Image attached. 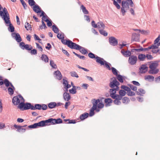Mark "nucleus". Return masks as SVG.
<instances>
[{"instance_id": "nucleus-10", "label": "nucleus", "mask_w": 160, "mask_h": 160, "mask_svg": "<svg viewBox=\"0 0 160 160\" xmlns=\"http://www.w3.org/2000/svg\"><path fill=\"white\" fill-rule=\"evenodd\" d=\"M114 78L113 80L109 84V87L112 88H114L115 87L116 88L119 87L118 86L120 84L119 82L116 80L115 78Z\"/></svg>"}, {"instance_id": "nucleus-38", "label": "nucleus", "mask_w": 160, "mask_h": 160, "mask_svg": "<svg viewBox=\"0 0 160 160\" xmlns=\"http://www.w3.org/2000/svg\"><path fill=\"white\" fill-rule=\"evenodd\" d=\"M117 76V79L120 82H123V79L122 77V75L120 74H118Z\"/></svg>"}, {"instance_id": "nucleus-33", "label": "nucleus", "mask_w": 160, "mask_h": 160, "mask_svg": "<svg viewBox=\"0 0 160 160\" xmlns=\"http://www.w3.org/2000/svg\"><path fill=\"white\" fill-rule=\"evenodd\" d=\"M81 9L82 10L83 12L85 14H88V11L86 9V8L83 5H82L81 6Z\"/></svg>"}, {"instance_id": "nucleus-6", "label": "nucleus", "mask_w": 160, "mask_h": 160, "mask_svg": "<svg viewBox=\"0 0 160 160\" xmlns=\"http://www.w3.org/2000/svg\"><path fill=\"white\" fill-rule=\"evenodd\" d=\"M20 101L24 102V99L20 94L14 97L12 99V102L15 105H19L21 103Z\"/></svg>"}, {"instance_id": "nucleus-2", "label": "nucleus", "mask_w": 160, "mask_h": 160, "mask_svg": "<svg viewBox=\"0 0 160 160\" xmlns=\"http://www.w3.org/2000/svg\"><path fill=\"white\" fill-rule=\"evenodd\" d=\"M0 16L4 20L5 22L9 23L10 22V17L9 13L5 8H3L2 11H0Z\"/></svg>"}, {"instance_id": "nucleus-15", "label": "nucleus", "mask_w": 160, "mask_h": 160, "mask_svg": "<svg viewBox=\"0 0 160 160\" xmlns=\"http://www.w3.org/2000/svg\"><path fill=\"white\" fill-rule=\"evenodd\" d=\"M121 52L122 55L125 57H129L131 55V52L129 50L125 51L124 49H122Z\"/></svg>"}, {"instance_id": "nucleus-34", "label": "nucleus", "mask_w": 160, "mask_h": 160, "mask_svg": "<svg viewBox=\"0 0 160 160\" xmlns=\"http://www.w3.org/2000/svg\"><path fill=\"white\" fill-rule=\"evenodd\" d=\"M119 89V87L116 88H113L110 89L109 92L110 94L114 93L115 94L116 92V91H118Z\"/></svg>"}, {"instance_id": "nucleus-8", "label": "nucleus", "mask_w": 160, "mask_h": 160, "mask_svg": "<svg viewBox=\"0 0 160 160\" xmlns=\"http://www.w3.org/2000/svg\"><path fill=\"white\" fill-rule=\"evenodd\" d=\"M68 47L72 49H75L78 50L79 49L80 46L78 44L72 42V41L68 42Z\"/></svg>"}, {"instance_id": "nucleus-39", "label": "nucleus", "mask_w": 160, "mask_h": 160, "mask_svg": "<svg viewBox=\"0 0 160 160\" xmlns=\"http://www.w3.org/2000/svg\"><path fill=\"white\" fill-rule=\"evenodd\" d=\"M99 32L100 33L104 36H106L108 35V33L103 29H100Z\"/></svg>"}, {"instance_id": "nucleus-37", "label": "nucleus", "mask_w": 160, "mask_h": 160, "mask_svg": "<svg viewBox=\"0 0 160 160\" xmlns=\"http://www.w3.org/2000/svg\"><path fill=\"white\" fill-rule=\"evenodd\" d=\"M43 21H44V20H42V25L40 26L39 29H42L43 28L45 29V28H47V27L46 25V24Z\"/></svg>"}, {"instance_id": "nucleus-18", "label": "nucleus", "mask_w": 160, "mask_h": 160, "mask_svg": "<svg viewBox=\"0 0 160 160\" xmlns=\"http://www.w3.org/2000/svg\"><path fill=\"white\" fill-rule=\"evenodd\" d=\"M7 26H9V27L8 28V29L9 31L11 32H12L14 31V28L12 25V24L11 23L10 21L9 23H7L5 22Z\"/></svg>"}, {"instance_id": "nucleus-49", "label": "nucleus", "mask_w": 160, "mask_h": 160, "mask_svg": "<svg viewBox=\"0 0 160 160\" xmlns=\"http://www.w3.org/2000/svg\"><path fill=\"white\" fill-rule=\"evenodd\" d=\"M119 93L120 95L123 97L126 95V92L124 90H120L119 91Z\"/></svg>"}, {"instance_id": "nucleus-52", "label": "nucleus", "mask_w": 160, "mask_h": 160, "mask_svg": "<svg viewBox=\"0 0 160 160\" xmlns=\"http://www.w3.org/2000/svg\"><path fill=\"white\" fill-rule=\"evenodd\" d=\"M113 3L118 9H119L120 8V6L118 3V2H116L115 0H114V2H113Z\"/></svg>"}, {"instance_id": "nucleus-48", "label": "nucleus", "mask_w": 160, "mask_h": 160, "mask_svg": "<svg viewBox=\"0 0 160 160\" xmlns=\"http://www.w3.org/2000/svg\"><path fill=\"white\" fill-rule=\"evenodd\" d=\"M111 69L112 70V72L114 75L116 76H117L118 75V71L115 68L112 67L111 68Z\"/></svg>"}, {"instance_id": "nucleus-16", "label": "nucleus", "mask_w": 160, "mask_h": 160, "mask_svg": "<svg viewBox=\"0 0 160 160\" xmlns=\"http://www.w3.org/2000/svg\"><path fill=\"white\" fill-rule=\"evenodd\" d=\"M54 75L55 77L58 80H61L62 78V76L60 71L59 70L55 71L54 72Z\"/></svg>"}, {"instance_id": "nucleus-59", "label": "nucleus", "mask_w": 160, "mask_h": 160, "mask_svg": "<svg viewBox=\"0 0 160 160\" xmlns=\"http://www.w3.org/2000/svg\"><path fill=\"white\" fill-rule=\"evenodd\" d=\"M104 106V104L100 102V101L97 105V107H98V108H102Z\"/></svg>"}, {"instance_id": "nucleus-13", "label": "nucleus", "mask_w": 160, "mask_h": 160, "mask_svg": "<svg viewBox=\"0 0 160 160\" xmlns=\"http://www.w3.org/2000/svg\"><path fill=\"white\" fill-rule=\"evenodd\" d=\"M12 37L14 38L18 42H19L22 41V39L19 33L12 32Z\"/></svg>"}, {"instance_id": "nucleus-43", "label": "nucleus", "mask_w": 160, "mask_h": 160, "mask_svg": "<svg viewBox=\"0 0 160 160\" xmlns=\"http://www.w3.org/2000/svg\"><path fill=\"white\" fill-rule=\"evenodd\" d=\"M50 65L52 68L55 69L57 68L56 65L54 63V61L52 60L50 61Z\"/></svg>"}, {"instance_id": "nucleus-1", "label": "nucleus", "mask_w": 160, "mask_h": 160, "mask_svg": "<svg viewBox=\"0 0 160 160\" xmlns=\"http://www.w3.org/2000/svg\"><path fill=\"white\" fill-rule=\"evenodd\" d=\"M129 6L133 7V3L132 0H122V7L121 8V12L123 16H124L126 12L125 9H129Z\"/></svg>"}, {"instance_id": "nucleus-23", "label": "nucleus", "mask_w": 160, "mask_h": 160, "mask_svg": "<svg viewBox=\"0 0 160 160\" xmlns=\"http://www.w3.org/2000/svg\"><path fill=\"white\" fill-rule=\"evenodd\" d=\"M47 120L42 121L38 123H37L38 127H43L47 125L46 123H48Z\"/></svg>"}, {"instance_id": "nucleus-31", "label": "nucleus", "mask_w": 160, "mask_h": 160, "mask_svg": "<svg viewBox=\"0 0 160 160\" xmlns=\"http://www.w3.org/2000/svg\"><path fill=\"white\" fill-rule=\"evenodd\" d=\"M63 35L62 37V39H61V42H62L64 45H67L68 46V42L69 41H70L71 40L68 39V40H65L64 39V37L63 36L64 34L62 33Z\"/></svg>"}, {"instance_id": "nucleus-20", "label": "nucleus", "mask_w": 160, "mask_h": 160, "mask_svg": "<svg viewBox=\"0 0 160 160\" xmlns=\"http://www.w3.org/2000/svg\"><path fill=\"white\" fill-rule=\"evenodd\" d=\"M159 72L158 69L150 68L148 73L150 74H157Z\"/></svg>"}, {"instance_id": "nucleus-29", "label": "nucleus", "mask_w": 160, "mask_h": 160, "mask_svg": "<svg viewBox=\"0 0 160 160\" xmlns=\"http://www.w3.org/2000/svg\"><path fill=\"white\" fill-rule=\"evenodd\" d=\"M56 106V103L55 102H52L48 104V107L49 108L52 109Z\"/></svg>"}, {"instance_id": "nucleus-19", "label": "nucleus", "mask_w": 160, "mask_h": 160, "mask_svg": "<svg viewBox=\"0 0 160 160\" xmlns=\"http://www.w3.org/2000/svg\"><path fill=\"white\" fill-rule=\"evenodd\" d=\"M41 59L45 63L48 62H49V58L48 56L46 54H42L41 57Z\"/></svg>"}, {"instance_id": "nucleus-21", "label": "nucleus", "mask_w": 160, "mask_h": 160, "mask_svg": "<svg viewBox=\"0 0 160 160\" xmlns=\"http://www.w3.org/2000/svg\"><path fill=\"white\" fill-rule=\"evenodd\" d=\"M158 65L157 62H154L151 63L149 65V68H150L157 69V68Z\"/></svg>"}, {"instance_id": "nucleus-47", "label": "nucleus", "mask_w": 160, "mask_h": 160, "mask_svg": "<svg viewBox=\"0 0 160 160\" xmlns=\"http://www.w3.org/2000/svg\"><path fill=\"white\" fill-rule=\"evenodd\" d=\"M13 89H14L13 88ZM8 93L10 95H12L13 94L14 91L13 90V88H8Z\"/></svg>"}, {"instance_id": "nucleus-4", "label": "nucleus", "mask_w": 160, "mask_h": 160, "mask_svg": "<svg viewBox=\"0 0 160 160\" xmlns=\"http://www.w3.org/2000/svg\"><path fill=\"white\" fill-rule=\"evenodd\" d=\"M95 101L93 102V106L91 108L90 110V112L89 113V116L92 117L94 115V111L95 110L97 112H99V110L97 108V105L98 102L100 101V100L99 99L95 100L94 99Z\"/></svg>"}, {"instance_id": "nucleus-30", "label": "nucleus", "mask_w": 160, "mask_h": 160, "mask_svg": "<svg viewBox=\"0 0 160 160\" xmlns=\"http://www.w3.org/2000/svg\"><path fill=\"white\" fill-rule=\"evenodd\" d=\"M112 100L111 99L109 98H108L105 99L104 100L105 102L106 103V106H110V103L112 102Z\"/></svg>"}, {"instance_id": "nucleus-11", "label": "nucleus", "mask_w": 160, "mask_h": 160, "mask_svg": "<svg viewBox=\"0 0 160 160\" xmlns=\"http://www.w3.org/2000/svg\"><path fill=\"white\" fill-rule=\"evenodd\" d=\"M148 68L146 64L142 65L139 68V72L141 73H144L147 72Z\"/></svg>"}, {"instance_id": "nucleus-35", "label": "nucleus", "mask_w": 160, "mask_h": 160, "mask_svg": "<svg viewBox=\"0 0 160 160\" xmlns=\"http://www.w3.org/2000/svg\"><path fill=\"white\" fill-rule=\"evenodd\" d=\"M25 27L28 31L31 30L32 27L31 25L29 23L26 22L25 24Z\"/></svg>"}, {"instance_id": "nucleus-3", "label": "nucleus", "mask_w": 160, "mask_h": 160, "mask_svg": "<svg viewBox=\"0 0 160 160\" xmlns=\"http://www.w3.org/2000/svg\"><path fill=\"white\" fill-rule=\"evenodd\" d=\"M96 62L97 63L100 64L101 65H104L109 70H111V68L110 67L111 64L105 61L103 58L97 56Z\"/></svg>"}, {"instance_id": "nucleus-5", "label": "nucleus", "mask_w": 160, "mask_h": 160, "mask_svg": "<svg viewBox=\"0 0 160 160\" xmlns=\"http://www.w3.org/2000/svg\"><path fill=\"white\" fill-rule=\"evenodd\" d=\"M32 105L31 103L28 102L25 103L24 102H21L18 106V108H19L22 110H27L30 109H31Z\"/></svg>"}, {"instance_id": "nucleus-17", "label": "nucleus", "mask_w": 160, "mask_h": 160, "mask_svg": "<svg viewBox=\"0 0 160 160\" xmlns=\"http://www.w3.org/2000/svg\"><path fill=\"white\" fill-rule=\"evenodd\" d=\"M63 98L65 101H68L71 99V96L69 93L64 92L63 95Z\"/></svg>"}, {"instance_id": "nucleus-53", "label": "nucleus", "mask_w": 160, "mask_h": 160, "mask_svg": "<svg viewBox=\"0 0 160 160\" xmlns=\"http://www.w3.org/2000/svg\"><path fill=\"white\" fill-rule=\"evenodd\" d=\"M28 2L29 5L31 6L34 5L35 4V2L34 0H28Z\"/></svg>"}, {"instance_id": "nucleus-27", "label": "nucleus", "mask_w": 160, "mask_h": 160, "mask_svg": "<svg viewBox=\"0 0 160 160\" xmlns=\"http://www.w3.org/2000/svg\"><path fill=\"white\" fill-rule=\"evenodd\" d=\"M89 115V114L87 112H85L81 114L80 117V118L81 120H83L87 118Z\"/></svg>"}, {"instance_id": "nucleus-42", "label": "nucleus", "mask_w": 160, "mask_h": 160, "mask_svg": "<svg viewBox=\"0 0 160 160\" xmlns=\"http://www.w3.org/2000/svg\"><path fill=\"white\" fill-rule=\"evenodd\" d=\"M129 101V99L127 97H124L122 99V102L123 103L126 104L128 103Z\"/></svg>"}, {"instance_id": "nucleus-61", "label": "nucleus", "mask_w": 160, "mask_h": 160, "mask_svg": "<svg viewBox=\"0 0 160 160\" xmlns=\"http://www.w3.org/2000/svg\"><path fill=\"white\" fill-rule=\"evenodd\" d=\"M30 50V53L32 55H36L37 54V52L36 49H34Z\"/></svg>"}, {"instance_id": "nucleus-55", "label": "nucleus", "mask_w": 160, "mask_h": 160, "mask_svg": "<svg viewBox=\"0 0 160 160\" xmlns=\"http://www.w3.org/2000/svg\"><path fill=\"white\" fill-rule=\"evenodd\" d=\"M130 88L132 89V90L136 91L137 89V87L132 85L130 84L129 85Z\"/></svg>"}, {"instance_id": "nucleus-62", "label": "nucleus", "mask_w": 160, "mask_h": 160, "mask_svg": "<svg viewBox=\"0 0 160 160\" xmlns=\"http://www.w3.org/2000/svg\"><path fill=\"white\" fill-rule=\"evenodd\" d=\"M158 45H152L149 46V49H154L157 48H158Z\"/></svg>"}, {"instance_id": "nucleus-25", "label": "nucleus", "mask_w": 160, "mask_h": 160, "mask_svg": "<svg viewBox=\"0 0 160 160\" xmlns=\"http://www.w3.org/2000/svg\"><path fill=\"white\" fill-rule=\"evenodd\" d=\"M42 109V105L41 104H35L34 107H32L31 110H35V109L41 110Z\"/></svg>"}, {"instance_id": "nucleus-40", "label": "nucleus", "mask_w": 160, "mask_h": 160, "mask_svg": "<svg viewBox=\"0 0 160 160\" xmlns=\"http://www.w3.org/2000/svg\"><path fill=\"white\" fill-rule=\"evenodd\" d=\"M55 119H53L52 118H50L48 120H47V122H48V123H50L52 124H55L56 123H55Z\"/></svg>"}, {"instance_id": "nucleus-7", "label": "nucleus", "mask_w": 160, "mask_h": 160, "mask_svg": "<svg viewBox=\"0 0 160 160\" xmlns=\"http://www.w3.org/2000/svg\"><path fill=\"white\" fill-rule=\"evenodd\" d=\"M33 10L37 13H39L41 12V13L40 15V17L42 16V20H44V18H46V17H48L47 15L45 16V13L43 11H41L40 8L38 5H35L33 7Z\"/></svg>"}, {"instance_id": "nucleus-26", "label": "nucleus", "mask_w": 160, "mask_h": 160, "mask_svg": "<svg viewBox=\"0 0 160 160\" xmlns=\"http://www.w3.org/2000/svg\"><path fill=\"white\" fill-rule=\"evenodd\" d=\"M4 83L5 85V86L6 87H8L9 86H10L11 87H12V88H13L15 89V88H14V87L13 86V85H12V84L11 83L9 82L8 79H5V80H4Z\"/></svg>"}, {"instance_id": "nucleus-44", "label": "nucleus", "mask_w": 160, "mask_h": 160, "mask_svg": "<svg viewBox=\"0 0 160 160\" xmlns=\"http://www.w3.org/2000/svg\"><path fill=\"white\" fill-rule=\"evenodd\" d=\"M24 49H26L28 50H30L32 48V47L28 44H26L24 45Z\"/></svg>"}, {"instance_id": "nucleus-51", "label": "nucleus", "mask_w": 160, "mask_h": 160, "mask_svg": "<svg viewBox=\"0 0 160 160\" xmlns=\"http://www.w3.org/2000/svg\"><path fill=\"white\" fill-rule=\"evenodd\" d=\"M88 56L90 58H95V59H96V58L97 56H95L94 54L92 52H90L88 53Z\"/></svg>"}, {"instance_id": "nucleus-41", "label": "nucleus", "mask_w": 160, "mask_h": 160, "mask_svg": "<svg viewBox=\"0 0 160 160\" xmlns=\"http://www.w3.org/2000/svg\"><path fill=\"white\" fill-rule=\"evenodd\" d=\"M138 91H139V92H137V94L138 95L140 96L142 95V94H144L145 92V90L142 88L139 89Z\"/></svg>"}, {"instance_id": "nucleus-22", "label": "nucleus", "mask_w": 160, "mask_h": 160, "mask_svg": "<svg viewBox=\"0 0 160 160\" xmlns=\"http://www.w3.org/2000/svg\"><path fill=\"white\" fill-rule=\"evenodd\" d=\"M97 28L101 29H103L105 28V25L102 22L100 21L97 23Z\"/></svg>"}, {"instance_id": "nucleus-63", "label": "nucleus", "mask_w": 160, "mask_h": 160, "mask_svg": "<svg viewBox=\"0 0 160 160\" xmlns=\"http://www.w3.org/2000/svg\"><path fill=\"white\" fill-rule=\"evenodd\" d=\"M159 39L158 37L154 41V44H157L158 46H159L160 45V42H159Z\"/></svg>"}, {"instance_id": "nucleus-36", "label": "nucleus", "mask_w": 160, "mask_h": 160, "mask_svg": "<svg viewBox=\"0 0 160 160\" xmlns=\"http://www.w3.org/2000/svg\"><path fill=\"white\" fill-rule=\"evenodd\" d=\"M52 29L54 32L56 33H58L59 32L58 28L55 25H53L52 26Z\"/></svg>"}, {"instance_id": "nucleus-12", "label": "nucleus", "mask_w": 160, "mask_h": 160, "mask_svg": "<svg viewBox=\"0 0 160 160\" xmlns=\"http://www.w3.org/2000/svg\"><path fill=\"white\" fill-rule=\"evenodd\" d=\"M109 41L110 44L113 46H116L118 44L117 40L113 37L109 38Z\"/></svg>"}, {"instance_id": "nucleus-32", "label": "nucleus", "mask_w": 160, "mask_h": 160, "mask_svg": "<svg viewBox=\"0 0 160 160\" xmlns=\"http://www.w3.org/2000/svg\"><path fill=\"white\" fill-rule=\"evenodd\" d=\"M146 58V55L142 54H140L138 56V58L140 61H144Z\"/></svg>"}, {"instance_id": "nucleus-24", "label": "nucleus", "mask_w": 160, "mask_h": 160, "mask_svg": "<svg viewBox=\"0 0 160 160\" xmlns=\"http://www.w3.org/2000/svg\"><path fill=\"white\" fill-rule=\"evenodd\" d=\"M82 54H87L88 52L87 50L84 48L80 46L79 49H78Z\"/></svg>"}, {"instance_id": "nucleus-57", "label": "nucleus", "mask_w": 160, "mask_h": 160, "mask_svg": "<svg viewBox=\"0 0 160 160\" xmlns=\"http://www.w3.org/2000/svg\"><path fill=\"white\" fill-rule=\"evenodd\" d=\"M70 92L72 94H75L76 92V88H72L71 89H69V90Z\"/></svg>"}, {"instance_id": "nucleus-56", "label": "nucleus", "mask_w": 160, "mask_h": 160, "mask_svg": "<svg viewBox=\"0 0 160 160\" xmlns=\"http://www.w3.org/2000/svg\"><path fill=\"white\" fill-rule=\"evenodd\" d=\"M64 121H65L66 122L68 121H69V122L67 123H69V124H71V123L74 124V123H75L76 122L74 120H70L69 119H64Z\"/></svg>"}, {"instance_id": "nucleus-14", "label": "nucleus", "mask_w": 160, "mask_h": 160, "mask_svg": "<svg viewBox=\"0 0 160 160\" xmlns=\"http://www.w3.org/2000/svg\"><path fill=\"white\" fill-rule=\"evenodd\" d=\"M139 36L140 34L136 33H132V41H135L138 42L139 38Z\"/></svg>"}, {"instance_id": "nucleus-45", "label": "nucleus", "mask_w": 160, "mask_h": 160, "mask_svg": "<svg viewBox=\"0 0 160 160\" xmlns=\"http://www.w3.org/2000/svg\"><path fill=\"white\" fill-rule=\"evenodd\" d=\"M121 88L122 89H123L124 90V91H127V92H128V91H130V88H129L127 86H125V85H122L121 86Z\"/></svg>"}, {"instance_id": "nucleus-60", "label": "nucleus", "mask_w": 160, "mask_h": 160, "mask_svg": "<svg viewBox=\"0 0 160 160\" xmlns=\"http://www.w3.org/2000/svg\"><path fill=\"white\" fill-rule=\"evenodd\" d=\"M55 123L56 124L61 123L62 122V121L61 119L59 118L55 120Z\"/></svg>"}, {"instance_id": "nucleus-28", "label": "nucleus", "mask_w": 160, "mask_h": 160, "mask_svg": "<svg viewBox=\"0 0 160 160\" xmlns=\"http://www.w3.org/2000/svg\"><path fill=\"white\" fill-rule=\"evenodd\" d=\"M154 78L153 76L150 75L145 76L144 77L145 80H148L149 81H151V80L152 81H153L154 80Z\"/></svg>"}, {"instance_id": "nucleus-54", "label": "nucleus", "mask_w": 160, "mask_h": 160, "mask_svg": "<svg viewBox=\"0 0 160 160\" xmlns=\"http://www.w3.org/2000/svg\"><path fill=\"white\" fill-rule=\"evenodd\" d=\"M38 127V124H37V123H35L32 125H29L28 126V127L30 128H37Z\"/></svg>"}, {"instance_id": "nucleus-50", "label": "nucleus", "mask_w": 160, "mask_h": 160, "mask_svg": "<svg viewBox=\"0 0 160 160\" xmlns=\"http://www.w3.org/2000/svg\"><path fill=\"white\" fill-rule=\"evenodd\" d=\"M71 75L72 77H75L76 78H78V76L77 73L74 71L71 72H70Z\"/></svg>"}, {"instance_id": "nucleus-64", "label": "nucleus", "mask_w": 160, "mask_h": 160, "mask_svg": "<svg viewBox=\"0 0 160 160\" xmlns=\"http://www.w3.org/2000/svg\"><path fill=\"white\" fill-rule=\"evenodd\" d=\"M113 103L117 105H119L121 103V102L120 101L117 99H115L113 101Z\"/></svg>"}, {"instance_id": "nucleus-9", "label": "nucleus", "mask_w": 160, "mask_h": 160, "mask_svg": "<svg viewBox=\"0 0 160 160\" xmlns=\"http://www.w3.org/2000/svg\"><path fill=\"white\" fill-rule=\"evenodd\" d=\"M138 58L137 56L134 55L130 56L128 58V62L131 65H135L137 62Z\"/></svg>"}, {"instance_id": "nucleus-46", "label": "nucleus", "mask_w": 160, "mask_h": 160, "mask_svg": "<svg viewBox=\"0 0 160 160\" xmlns=\"http://www.w3.org/2000/svg\"><path fill=\"white\" fill-rule=\"evenodd\" d=\"M127 93L128 96H134L135 94L134 92L131 91L130 89V91H128Z\"/></svg>"}, {"instance_id": "nucleus-58", "label": "nucleus", "mask_w": 160, "mask_h": 160, "mask_svg": "<svg viewBox=\"0 0 160 160\" xmlns=\"http://www.w3.org/2000/svg\"><path fill=\"white\" fill-rule=\"evenodd\" d=\"M44 21L47 22V25L48 27H50L52 25V23L51 21H49L48 19H44Z\"/></svg>"}]
</instances>
